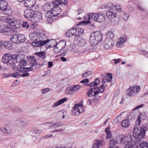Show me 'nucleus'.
Listing matches in <instances>:
<instances>
[{
  "label": "nucleus",
  "mask_w": 148,
  "mask_h": 148,
  "mask_svg": "<svg viewBox=\"0 0 148 148\" xmlns=\"http://www.w3.org/2000/svg\"><path fill=\"white\" fill-rule=\"evenodd\" d=\"M100 142L98 140H97L93 145L92 148H99L100 146Z\"/></svg>",
  "instance_id": "obj_50"
},
{
  "label": "nucleus",
  "mask_w": 148,
  "mask_h": 148,
  "mask_svg": "<svg viewBox=\"0 0 148 148\" xmlns=\"http://www.w3.org/2000/svg\"><path fill=\"white\" fill-rule=\"evenodd\" d=\"M89 79H88L86 78L85 79L81 81L80 82L83 84H84L86 83H88L89 82Z\"/></svg>",
  "instance_id": "obj_59"
},
{
  "label": "nucleus",
  "mask_w": 148,
  "mask_h": 148,
  "mask_svg": "<svg viewBox=\"0 0 148 148\" xmlns=\"http://www.w3.org/2000/svg\"><path fill=\"white\" fill-rule=\"evenodd\" d=\"M93 89H94L93 88H91L87 92L86 94L88 97H93L94 96V92L93 90Z\"/></svg>",
  "instance_id": "obj_40"
},
{
  "label": "nucleus",
  "mask_w": 148,
  "mask_h": 148,
  "mask_svg": "<svg viewBox=\"0 0 148 148\" xmlns=\"http://www.w3.org/2000/svg\"><path fill=\"white\" fill-rule=\"evenodd\" d=\"M140 86L138 85L131 86L126 90L125 92L127 95L133 96L137 94L140 90Z\"/></svg>",
  "instance_id": "obj_9"
},
{
  "label": "nucleus",
  "mask_w": 148,
  "mask_h": 148,
  "mask_svg": "<svg viewBox=\"0 0 148 148\" xmlns=\"http://www.w3.org/2000/svg\"><path fill=\"white\" fill-rule=\"evenodd\" d=\"M36 39L42 46L48 42L50 40L47 39V37L43 33L37 32L36 33Z\"/></svg>",
  "instance_id": "obj_8"
},
{
  "label": "nucleus",
  "mask_w": 148,
  "mask_h": 148,
  "mask_svg": "<svg viewBox=\"0 0 148 148\" xmlns=\"http://www.w3.org/2000/svg\"><path fill=\"white\" fill-rule=\"evenodd\" d=\"M76 36H80L84 33V30L82 28L79 27L76 28Z\"/></svg>",
  "instance_id": "obj_39"
},
{
  "label": "nucleus",
  "mask_w": 148,
  "mask_h": 148,
  "mask_svg": "<svg viewBox=\"0 0 148 148\" xmlns=\"http://www.w3.org/2000/svg\"><path fill=\"white\" fill-rule=\"evenodd\" d=\"M21 25H22L23 27L25 28L26 29H28L29 27V24L26 21H23L22 23L21 24Z\"/></svg>",
  "instance_id": "obj_48"
},
{
  "label": "nucleus",
  "mask_w": 148,
  "mask_h": 148,
  "mask_svg": "<svg viewBox=\"0 0 148 148\" xmlns=\"http://www.w3.org/2000/svg\"><path fill=\"white\" fill-rule=\"evenodd\" d=\"M75 115H78L84 112L83 106L81 105L77 104H75L74 106Z\"/></svg>",
  "instance_id": "obj_15"
},
{
  "label": "nucleus",
  "mask_w": 148,
  "mask_h": 148,
  "mask_svg": "<svg viewBox=\"0 0 148 148\" xmlns=\"http://www.w3.org/2000/svg\"><path fill=\"white\" fill-rule=\"evenodd\" d=\"M112 137V133L111 132L106 133V138H110Z\"/></svg>",
  "instance_id": "obj_63"
},
{
  "label": "nucleus",
  "mask_w": 148,
  "mask_h": 148,
  "mask_svg": "<svg viewBox=\"0 0 148 148\" xmlns=\"http://www.w3.org/2000/svg\"><path fill=\"white\" fill-rule=\"evenodd\" d=\"M66 35L67 37H73V35L72 33H71V32L70 31L68 30L67 32Z\"/></svg>",
  "instance_id": "obj_58"
},
{
  "label": "nucleus",
  "mask_w": 148,
  "mask_h": 148,
  "mask_svg": "<svg viewBox=\"0 0 148 148\" xmlns=\"http://www.w3.org/2000/svg\"><path fill=\"white\" fill-rule=\"evenodd\" d=\"M45 53L44 51H40L36 53L35 54L38 56L39 59H44L46 58Z\"/></svg>",
  "instance_id": "obj_35"
},
{
  "label": "nucleus",
  "mask_w": 148,
  "mask_h": 148,
  "mask_svg": "<svg viewBox=\"0 0 148 148\" xmlns=\"http://www.w3.org/2000/svg\"><path fill=\"white\" fill-rule=\"evenodd\" d=\"M57 5L53 6L52 8L51 12H47L45 14V16L47 18V21H51V17L56 16L59 15L62 12V10Z\"/></svg>",
  "instance_id": "obj_5"
},
{
  "label": "nucleus",
  "mask_w": 148,
  "mask_h": 148,
  "mask_svg": "<svg viewBox=\"0 0 148 148\" xmlns=\"http://www.w3.org/2000/svg\"><path fill=\"white\" fill-rule=\"evenodd\" d=\"M1 33L5 34L7 36H10L11 35V28L9 24H7L5 25H3L2 27Z\"/></svg>",
  "instance_id": "obj_13"
},
{
  "label": "nucleus",
  "mask_w": 148,
  "mask_h": 148,
  "mask_svg": "<svg viewBox=\"0 0 148 148\" xmlns=\"http://www.w3.org/2000/svg\"><path fill=\"white\" fill-rule=\"evenodd\" d=\"M32 46L35 47H39L42 46L40 44L39 42L37 40L36 41H35L32 42Z\"/></svg>",
  "instance_id": "obj_43"
},
{
  "label": "nucleus",
  "mask_w": 148,
  "mask_h": 148,
  "mask_svg": "<svg viewBox=\"0 0 148 148\" xmlns=\"http://www.w3.org/2000/svg\"><path fill=\"white\" fill-rule=\"evenodd\" d=\"M144 138H139L136 139V146H137V148H148V143L146 141H143V139Z\"/></svg>",
  "instance_id": "obj_11"
},
{
  "label": "nucleus",
  "mask_w": 148,
  "mask_h": 148,
  "mask_svg": "<svg viewBox=\"0 0 148 148\" xmlns=\"http://www.w3.org/2000/svg\"><path fill=\"white\" fill-rule=\"evenodd\" d=\"M28 125V123L25 121H21V126L25 127Z\"/></svg>",
  "instance_id": "obj_56"
},
{
  "label": "nucleus",
  "mask_w": 148,
  "mask_h": 148,
  "mask_svg": "<svg viewBox=\"0 0 148 148\" xmlns=\"http://www.w3.org/2000/svg\"><path fill=\"white\" fill-rule=\"evenodd\" d=\"M68 0H55L53 2L54 4H56L57 5H59L61 4L66 5L67 3Z\"/></svg>",
  "instance_id": "obj_32"
},
{
  "label": "nucleus",
  "mask_w": 148,
  "mask_h": 148,
  "mask_svg": "<svg viewBox=\"0 0 148 148\" xmlns=\"http://www.w3.org/2000/svg\"><path fill=\"white\" fill-rule=\"evenodd\" d=\"M18 41L19 42H25V36L22 34H17Z\"/></svg>",
  "instance_id": "obj_31"
},
{
  "label": "nucleus",
  "mask_w": 148,
  "mask_h": 148,
  "mask_svg": "<svg viewBox=\"0 0 148 148\" xmlns=\"http://www.w3.org/2000/svg\"><path fill=\"white\" fill-rule=\"evenodd\" d=\"M129 15L127 13H125L123 12H122V17L123 18L125 21H127L129 17Z\"/></svg>",
  "instance_id": "obj_47"
},
{
  "label": "nucleus",
  "mask_w": 148,
  "mask_h": 148,
  "mask_svg": "<svg viewBox=\"0 0 148 148\" xmlns=\"http://www.w3.org/2000/svg\"><path fill=\"white\" fill-rule=\"evenodd\" d=\"M16 54L10 55L6 54L3 55L2 58V62L6 64L8 66H11L12 65H14L16 63V58H17Z\"/></svg>",
  "instance_id": "obj_2"
},
{
  "label": "nucleus",
  "mask_w": 148,
  "mask_h": 148,
  "mask_svg": "<svg viewBox=\"0 0 148 148\" xmlns=\"http://www.w3.org/2000/svg\"><path fill=\"white\" fill-rule=\"evenodd\" d=\"M79 36H78V35L77 36H75V35L74 36H73V37L74 38V41L75 42H76V43L77 42H78V40H79V38H80L79 37Z\"/></svg>",
  "instance_id": "obj_60"
},
{
  "label": "nucleus",
  "mask_w": 148,
  "mask_h": 148,
  "mask_svg": "<svg viewBox=\"0 0 148 148\" xmlns=\"http://www.w3.org/2000/svg\"><path fill=\"white\" fill-rule=\"evenodd\" d=\"M11 74L12 75L11 76L16 78H18V77H20L21 75H21L20 73L17 72Z\"/></svg>",
  "instance_id": "obj_54"
},
{
  "label": "nucleus",
  "mask_w": 148,
  "mask_h": 148,
  "mask_svg": "<svg viewBox=\"0 0 148 148\" xmlns=\"http://www.w3.org/2000/svg\"><path fill=\"white\" fill-rule=\"evenodd\" d=\"M28 61L30 65L31 66H34L36 62V58L32 56H27Z\"/></svg>",
  "instance_id": "obj_25"
},
{
  "label": "nucleus",
  "mask_w": 148,
  "mask_h": 148,
  "mask_svg": "<svg viewBox=\"0 0 148 148\" xmlns=\"http://www.w3.org/2000/svg\"><path fill=\"white\" fill-rule=\"evenodd\" d=\"M36 0H26L24 5L26 7L33 8L36 3Z\"/></svg>",
  "instance_id": "obj_21"
},
{
  "label": "nucleus",
  "mask_w": 148,
  "mask_h": 148,
  "mask_svg": "<svg viewBox=\"0 0 148 148\" xmlns=\"http://www.w3.org/2000/svg\"><path fill=\"white\" fill-rule=\"evenodd\" d=\"M95 16V18H96V21L98 22H102L105 20V15L103 13H99L96 14Z\"/></svg>",
  "instance_id": "obj_19"
},
{
  "label": "nucleus",
  "mask_w": 148,
  "mask_h": 148,
  "mask_svg": "<svg viewBox=\"0 0 148 148\" xmlns=\"http://www.w3.org/2000/svg\"><path fill=\"white\" fill-rule=\"evenodd\" d=\"M35 35H36V34ZM29 37L30 39L32 40H34L35 41L37 40L36 35L35 36V34L34 33L31 34L30 35Z\"/></svg>",
  "instance_id": "obj_49"
},
{
  "label": "nucleus",
  "mask_w": 148,
  "mask_h": 148,
  "mask_svg": "<svg viewBox=\"0 0 148 148\" xmlns=\"http://www.w3.org/2000/svg\"><path fill=\"white\" fill-rule=\"evenodd\" d=\"M127 138V139L126 140L124 139L123 142H125V143L122 144V145H125L124 148H137L134 140H132L130 138L128 137Z\"/></svg>",
  "instance_id": "obj_10"
},
{
  "label": "nucleus",
  "mask_w": 148,
  "mask_h": 148,
  "mask_svg": "<svg viewBox=\"0 0 148 148\" xmlns=\"http://www.w3.org/2000/svg\"><path fill=\"white\" fill-rule=\"evenodd\" d=\"M80 88V86L79 85L77 84L71 88L74 92L78 91L79 90Z\"/></svg>",
  "instance_id": "obj_44"
},
{
  "label": "nucleus",
  "mask_w": 148,
  "mask_h": 148,
  "mask_svg": "<svg viewBox=\"0 0 148 148\" xmlns=\"http://www.w3.org/2000/svg\"><path fill=\"white\" fill-rule=\"evenodd\" d=\"M110 82L109 81H104L102 82V85H101L100 87L101 90H102L103 89H104L105 88H107L109 86H110L111 85V84L110 83Z\"/></svg>",
  "instance_id": "obj_33"
},
{
  "label": "nucleus",
  "mask_w": 148,
  "mask_h": 148,
  "mask_svg": "<svg viewBox=\"0 0 148 148\" xmlns=\"http://www.w3.org/2000/svg\"><path fill=\"white\" fill-rule=\"evenodd\" d=\"M68 30L70 31L71 32V33L73 35V36L75 35L76 36V35L77 31L76 28H72Z\"/></svg>",
  "instance_id": "obj_51"
},
{
  "label": "nucleus",
  "mask_w": 148,
  "mask_h": 148,
  "mask_svg": "<svg viewBox=\"0 0 148 148\" xmlns=\"http://www.w3.org/2000/svg\"><path fill=\"white\" fill-rule=\"evenodd\" d=\"M57 5L56 4H54V2H47L45 3L43 5V8L44 10L46 12H50V10L53 7Z\"/></svg>",
  "instance_id": "obj_16"
},
{
  "label": "nucleus",
  "mask_w": 148,
  "mask_h": 148,
  "mask_svg": "<svg viewBox=\"0 0 148 148\" xmlns=\"http://www.w3.org/2000/svg\"><path fill=\"white\" fill-rule=\"evenodd\" d=\"M103 78V81H109L110 82L112 79V76L111 74L109 73L104 74V75L102 76Z\"/></svg>",
  "instance_id": "obj_26"
},
{
  "label": "nucleus",
  "mask_w": 148,
  "mask_h": 148,
  "mask_svg": "<svg viewBox=\"0 0 148 148\" xmlns=\"http://www.w3.org/2000/svg\"><path fill=\"white\" fill-rule=\"evenodd\" d=\"M67 100V98L66 97L64 98L63 99L59 100L57 102L53 103L52 108H54L64 103L65 101H66Z\"/></svg>",
  "instance_id": "obj_27"
},
{
  "label": "nucleus",
  "mask_w": 148,
  "mask_h": 148,
  "mask_svg": "<svg viewBox=\"0 0 148 148\" xmlns=\"http://www.w3.org/2000/svg\"><path fill=\"white\" fill-rule=\"evenodd\" d=\"M73 92L71 88L70 89L68 88L65 91V93L68 95H71L73 93Z\"/></svg>",
  "instance_id": "obj_52"
},
{
  "label": "nucleus",
  "mask_w": 148,
  "mask_h": 148,
  "mask_svg": "<svg viewBox=\"0 0 148 148\" xmlns=\"http://www.w3.org/2000/svg\"><path fill=\"white\" fill-rule=\"evenodd\" d=\"M112 61H114L113 62L114 63H115V64H116L117 63H119L121 61V59L120 58L116 59H114Z\"/></svg>",
  "instance_id": "obj_61"
},
{
  "label": "nucleus",
  "mask_w": 148,
  "mask_h": 148,
  "mask_svg": "<svg viewBox=\"0 0 148 148\" xmlns=\"http://www.w3.org/2000/svg\"><path fill=\"white\" fill-rule=\"evenodd\" d=\"M42 14L40 12H35L30 20L34 23H38L42 19Z\"/></svg>",
  "instance_id": "obj_12"
},
{
  "label": "nucleus",
  "mask_w": 148,
  "mask_h": 148,
  "mask_svg": "<svg viewBox=\"0 0 148 148\" xmlns=\"http://www.w3.org/2000/svg\"><path fill=\"white\" fill-rule=\"evenodd\" d=\"M114 44V42L112 39L106 38L105 40L104 48L106 49H109L112 48Z\"/></svg>",
  "instance_id": "obj_14"
},
{
  "label": "nucleus",
  "mask_w": 148,
  "mask_h": 148,
  "mask_svg": "<svg viewBox=\"0 0 148 148\" xmlns=\"http://www.w3.org/2000/svg\"><path fill=\"white\" fill-rule=\"evenodd\" d=\"M127 38L126 36L120 37L118 40L116 46L118 47H121L123 46V44L126 41Z\"/></svg>",
  "instance_id": "obj_23"
},
{
  "label": "nucleus",
  "mask_w": 148,
  "mask_h": 148,
  "mask_svg": "<svg viewBox=\"0 0 148 148\" xmlns=\"http://www.w3.org/2000/svg\"><path fill=\"white\" fill-rule=\"evenodd\" d=\"M11 74L6 73H3L2 75L3 78H8L11 76Z\"/></svg>",
  "instance_id": "obj_62"
},
{
  "label": "nucleus",
  "mask_w": 148,
  "mask_h": 148,
  "mask_svg": "<svg viewBox=\"0 0 148 148\" xmlns=\"http://www.w3.org/2000/svg\"><path fill=\"white\" fill-rule=\"evenodd\" d=\"M11 42H17L18 41L17 35L15 34L12 36L10 39Z\"/></svg>",
  "instance_id": "obj_42"
},
{
  "label": "nucleus",
  "mask_w": 148,
  "mask_h": 148,
  "mask_svg": "<svg viewBox=\"0 0 148 148\" xmlns=\"http://www.w3.org/2000/svg\"><path fill=\"white\" fill-rule=\"evenodd\" d=\"M122 126L124 127H127L129 126L130 125L129 121L128 120L124 119L122 122Z\"/></svg>",
  "instance_id": "obj_38"
},
{
  "label": "nucleus",
  "mask_w": 148,
  "mask_h": 148,
  "mask_svg": "<svg viewBox=\"0 0 148 148\" xmlns=\"http://www.w3.org/2000/svg\"><path fill=\"white\" fill-rule=\"evenodd\" d=\"M127 136L123 135L119 136L116 138V140L114 139H111L109 141L110 148H119L118 146H116L117 143L119 144L125 143V142H123L124 139H127Z\"/></svg>",
  "instance_id": "obj_4"
},
{
  "label": "nucleus",
  "mask_w": 148,
  "mask_h": 148,
  "mask_svg": "<svg viewBox=\"0 0 148 148\" xmlns=\"http://www.w3.org/2000/svg\"><path fill=\"white\" fill-rule=\"evenodd\" d=\"M10 42L8 41H5L3 42L2 45L5 47L6 48L8 49H10L12 48L11 47V44L10 43Z\"/></svg>",
  "instance_id": "obj_37"
},
{
  "label": "nucleus",
  "mask_w": 148,
  "mask_h": 148,
  "mask_svg": "<svg viewBox=\"0 0 148 148\" xmlns=\"http://www.w3.org/2000/svg\"><path fill=\"white\" fill-rule=\"evenodd\" d=\"M1 11L3 14L9 16L12 13V11L9 6L5 9H3Z\"/></svg>",
  "instance_id": "obj_29"
},
{
  "label": "nucleus",
  "mask_w": 148,
  "mask_h": 148,
  "mask_svg": "<svg viewBox=\"0 0 148 148\" xmlns=\"http://www.w3.org/2000/svg\"><path fill=\"white\" fill-rule=\"evenodd\" d=\"M140 123V116L139 115L137 117L136 125L134 127L133 130V135L135 138L136 139L140 137L144 138L145 136V131L148 129V125L147 124H145L141 128L140 131L138 126Z\"/></svg>",
  "instance_id": "obj_1"
},
{
  "label": "nucleus",
  "mask_w": 148,
  "mask_h": 148,
  "mask_svg": "<svg viewBox=\"0 0 148 148\" xmlns=\"http://www.w3.org/2000/svg\"><path fill=\"white\" fill-rule=\"evenodd\" d=\"M66 45V42L64 40H62L57 43L56 47L59 50H62L64 49Z\"/></svg>",
  "instance_id": "obj_24"
},
{
  "label": "nucleus",
  "mask_w": 148,
  "mask_h": 148,
  "mask_svg": "<svg viewBox=\"0 0 148 148\" xmlns=\"http://www.w3.org/2000/svg\"><path fill=\"white\" fill-rule=\"evenodd\" d=\"M1 131L4 133H8V134H11L12 133V132L10 131L9 132L5 128H3L1 129Z\"/></svg>",
  "instance_id": "obj_55"
},
{
  "label": "nucleus",
  "mask_w": 148,
  "mask_h": 148,
  "mask_svg": "<svg viewBox=\"0 0 148 148\" xmlns=\"http://www.w3.org/2000/svg\"><path fill=\"white\" fill-rule=\"evenodd\" d=\"M111 23L112 24L114 25L118 23V18L116 17V16L113 17L112 18H111Z\"/></svg>",
  "instance_id": "obj_45"
},
{
  "label": "nucleus",
  "mask_w": 148,
  "mask_h": 148,
  "mask_svg": "<svg viewBox=\"0 0 148 148\" xmlns=\"http://www.w3.org/2000/svg\"><path fill=\"white\" fill-rule=\"evenodd\" d=\"M77 45L81 47L84 46L86 44L85 40L82 38H79V40L77 42Z\"/></svg>",
  "instance_id": "obj_34"
},
{
  "label": "nucleus",
  "mask_w": 148,
  "mask_h": 148,
  "mask_svg": "<svg viewBox=\"0 0 148 148\" xmlns=\"http://www.w3.org/2000/svg\"><path fill=\"white\" fill-rule=\"evenodd\" d=\"M21 121L20 120H16L15 121V124L18 126V127H21Z\"/></svg>",
  "instance_id": "obj_57"
},
{
  "label": "nucleus",
  "mask_w": 148,
  "mask_h": 148,
  "mask_svg": "<svg viewBox=\"0 0 148 148\" xmlns=\"http://www.w3.org/2000/svg\"><path fill=\"white\" fill-rule=\"evenodd\" d=\"M14 71H18L19 72L23 73L21 74L22 77H26L29 76V73L27 72L31 70L32 68L30 67H24L21 66L17 67L15 66L12 68Z\"/></svg>",
  "instance_id": "obj_7"
},
{
  "label": "nucleus",
  "mask_w": 148,
  "mask_h": 148,
  "mask_svg": "<svg viewBox=\"0 0 148 148\" xmlns=\"http://www.w3.org/2000/svg\"><path fill=\"white\" fill-rule=\"evenodd\" d=\"M93 15L92 13H90L89 14H85L84 16V21L87 23H90V16Z\"/></svg>",
  "instance_id": "obj_36"
},
{
  "label": "nucleus",
  "mask_w": 148,
  "mask_h": 148,
  "mask_svg": "<svg viewBox=\"0 0 148 148\" xmlns=\"http://www.w3.org/2000/svg\"><path fill=\"white\" fill-rule=\"evenodd\" d=\"M34 132L35 134L39 135L42 133V131L40 130H35Z\"/></svg>",
  "instance_id": "obj_64"
},
{
  "label": "nucleus",
  "mask_w": 148,
  "mask_h": 148,
  "mask_svg": "<svg viewBox=\"0 0 148 148\" xmlns=\"http://www.w3.org/2000/svg\"><path fill=\"white\" fill-rule=\"evenodd\" d=\"M116 15V12L113 10V9L112 8H112L110 9L106 13V16L108 18L110 19L115 17Z\"/></svg>",
  "instance_id": "obj_22"
},
{
  "label": "nucleus",
  "mask_w": 148,
  "mask_h": 148,
  "mask_svg": "<svg viewBox=\"0 0 148 148\" xmlns=\"http://www.w3.org/2000/svg\"><path fill=\"white\" fill-rule=\"evenodd\" d=\"M100 82V80L99 79V78H97L95 79L94 81L93 82H92L89 84H85V85L90 86L92 87L99 88V87H98L97 86L99 84Z\"/></svg>",
  "instance_id": "obj_20"
},
{
  "label": "nucleus",
  "mask_w": 148,
  "mask_h": 148,
  "mask_svg": "<svg viewBox=\"0 0 148 148\" xmlns=\"http://www.w3.org/2000/svg\"><path fill=\"white\" fill-rule=\"evenodd\" d=\"M17 58H16V63L18 62L22 64L23 66H25L27 64V61L25 60L24 59L25 58L24 55L19 54L17 55Z\"/></svg>",
  "instance_id": "obj_17"
},
{
  "label": "nucleus",
  "mask_w": 148,
  "mask_h": 148,
  "mask_svg": "<svg viewBox=\"0 0 148 148\" xmlns=\"http://www.w3.org/2000/svg\"><path fill=\"white\" fill-rule=\"evenodd\" d=\"M102 38V35L100 32L96 31L91 33L89 41L91 45L96 46L101 40Z\"/></svg>",
  "instance_id": "obj_3"
},
{
  "label": "nucleus",
  "mask_w": 148,
  "mask_h": 148,
  "mask_svg": "<svg viewBox=\"0 0 148 148\" xmlns=\"http://www.w3.org/2000/svg\"><path fill=\"white\" fill-rule=\"evenodd\" d=\"M112 8L113 9V10L116 12V11H120L121 8V7L120 5H114L112 6Z\"/></svg>",
  "instance_id": "obj_46"
},
{
  "label": "nucleus",
  "mask_w": 148,
  "mask_h": 148,
  "mask_svg": "<svg viewBox=\"0 0 148 148\" xmlns=\"http://www.w3.org/2000/svg\"><path fill=\"white\" fill-rule=\"evenodd\" d=\"M34 12L33 8L31 9H26L24 11V16L26 18H29L30 20Z\"/></svg>",
  "instance_id": "obj_18"
},
{
  "label": "nucleus",
  "mask_w": 148,
  "mask_h": 148,
  "mask_svg": "<svg viewBox=\"0 0 148 148\" xmlns=\"http://www.w3.org/2000/svg\"><path fill=\"white\" fill-rule=\"evenodd\" d=\"M93 88L95 90H98V91H96L94 92V96L95 97H97L99 99L100 96L98 95L99 94L100 92L103 93L104 92V89H103L102 90H101V89L100 88L97 87Z\"/></svg>",
  "instance_id": "obj_28"
},
{
  "label": "nucleus",
  "mask_w": 148,
  "mask_h": 148,
  "mask_svg": "<svg viewBox=\"0 0 148 148\" xmlns=\"http://www.w3.org/2000/svg\"><path fill=\"white\" fill-rule=\"evenodd\" d=\"M3 21L7 24H9L11 27L13 29H17L21 26L20 20H14L13 19L5 17L3 19Z\"/></svg>",
  "instance_id": "obj_6"
},
{
  "label": "nucleus",
  "mask_w": 148,
  "mask_h": 148,
  "mask_svg": "<svg viewBox=\"0 0 148 148\" xmlns=\"http://www.w3.org/2000/svg\"><path fill=\"white\" fill-rule=\"evenodd\" d=\"M62 125L63 124L62 123L60 122H56L53 125L51 126L50 127H53L54 128H57L62 126Z\"/></svg>",
  "instance_id": "obj_41"
},
{
  "label": "nucleus",
  "mask_w": 148,
  "mask_h": 148,
  "mask_svg": "<svg viewBox=\"0 0 148 148\" xmlns=\"http://www.w3.org/2000/svg\"><path fill=\"white\" fill-rule=\"evenodd\" d=\"M7 2L5 1L2 0L0 1V10H2L3 9H5L9 7Z\"/></svg>",
  "instance_id": "obj_30"
},
{
  "label": "nucleus",
  "mask_w": 148,
  "mask_h": 148,
  "mask_svg": "<svg viewBox=\"0 0 148 148\" xmlns=\"http://www.w3.org/2000/svg\"><path fill=\"white\" fill-rule=\"evenodd\" d=\"M107 36H108L107 38H109L111 39H112V38L114 36V34L112 32H109L107 33Z\"/></svg>",
  "instance_id": "obj_53"
}]
</instances>
